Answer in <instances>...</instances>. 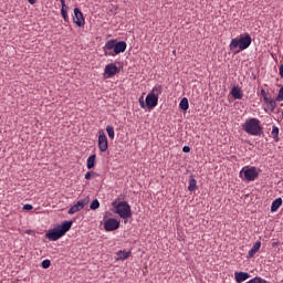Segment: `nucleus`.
<instances>
[{"instance_id": "1", "label": "nucleus", "mask_w": 283, "mask_h": 283, "mask_svg": "<svg viewBox=\"0 0 283 283\" xmlns=\"http://www.w3.org/2000/svg\"><path fill=\"white\" fill-rule=\"evenodd\" d=\"M73 227L72 220L62 222L57 228H53L45 233L49 241L56 242L63 238Z\"/></svg>"}, {"instance_id": "2", "label": "nucleus", "mask_w": 283, "mask_h": 283, "mask_svg": "<svg viewBox=\"0 0 283 283\" xmlns=\"http://www.w3.org/2000/svg\"><path fill=\"white\" fill-rule=\"evenodd\" d=\"M242 129L250 136L259 137L263 133V127L261 126V122L259 118L251 117L242 124Z\"/></svg>"}, {"instance_id": "3", "label": "nucleus", "mask_w": 283, "mask_h": 283, "mask_svg": "<svg viewBox=\"0 0 283 283\" xmlns=\"http://www.w3.org/2000/svg\"><path fill=\"white\" fill-rule=\"evenodd\" d=\"M252 43V39L250 36V34H245L244 36H240V39L234 38L231 40L229 49L230 51H234L239 48L240 51H245L249 49V46Z\"/></svg>"}, {"instance_id": "4", "label": "nucleus", "mask_w": 283, "mask_h": 283, "mask_svg": "<svg viewBox=\"0 0 283 283\" xmlns=\"http://www.w3.org/2000/svg\"><path fill=\"white\" fill-rule=\"evenodd\" d=\"M115 213L124 220L129 219L132 218V206L127 201H119L115 206Z\"/></svg>"}, {"instance_id": "5", "label": "nucleus", "mask_w": 283, "mask_h": 283, "mask_svg": "<svg viewBox=\"0 0 283 283\" xmlns=\"http://www.w3.org/2000/svg\"><path fill=\"white\" fill-rule=\"evenodd\" d=\"M97 147L99 153L104 154L109 149V142L107 140V135H105V130H98V138H97Z\"/></svg>"}, {"instance_id": "6", "label": "nucleus", "mask_w": 283, "mask_h": 283, "mask_svg": "<svg viewBox=\"0 0 283 283\" xmlns=\"http://www.w3.org/2000/svg\"><path fill=\"white\" fill-rule=\"evenodd\" d=\"M244 172V178L248 182L254 181L259 177V172L256 171V168L254 166L249 167L245 166L241 169L240 175Z\"/></svg>"}, {"instance_id": "7", "label": "nucleus", "mask_w": 283, "mask_h": 283, "mask_svg": "<svg viewBox=\"0 0 283 283\" xmlns=\"http://www.w3.org/2000/svg\"><path fill=\"white\" fill-rule=\"evenodd\" d=\"M120 228V221L116 218H108L104 221V229L106 232L116 231Z\"/></svg>"}, {"instance_id": "8", "label": "nucleus", "mask_w": 283, "mask_h": 283, "mask_svg": "<svg viewBox=\"0 0 283 283\" xmlns=\"http://www.w3.org/2000/svg\"><path fill=\"white\" fill-rule=\"evenodd\" d=\"M73 23H75V25H77V28H84V25L86 23L84 14L80 8L74 9Z\"/></svg>"}, {"instance_id": "9", "label": "nucleus", "mask_w": 283, "mask_h": 283, "mask_svg": "<svg viewBox=\"0 0 283 283\" xmlns=\"http://www.w3.org/2000/svg\"><path fill=\"white\" fill-rule=\"evenodd\" d=\"M87 206V200L86 199H80L74 203L69 210L67 213L70 216H73L80 211H82L85 207Z\"/></svg>"}, {"instance_id": "10", "label": "nucleus", "mask_w": 283, "mask_h": 283, "mask_svg": "<svg viewBox=\"0 0 283 283\" xmlns=\"http://www.w3.org/2000/svg\"><path fill=\"white\" fill-rule=\"evenodd\" d=\"M116 40H108L103 46L104 56L116 57L115 51Z\"/></svg>"}, {"instance_id": "11", "label": "nucleus", "mask_w": 283, "mask_h": 283, "mask_svg": "<svg viewBox=\"0 0 283 283\" xmlns=\"http://www.w3.org/2000/svg\"><path fill=\"white\" fill-rule=\"evenodd\" d=\"M118 73H120V70L118 69V66H116L115 63L107 64L104 69V76H106V78H112Z\"/></svg>"}, {"instance_id": "12", "label": "nucleus", "mask_w": 283, "mask_h": 283, "mask_svg": "<svg viewBox=\"0 0 283 283\" xmlns=\"http://www.w3.org/2000/svg\"><path fill=\"white\" fill-rule=\"evenodd\" d=\"M146 106L154 109L158 106V96L148 93L146 96Z\"/></svg>"}, {"instance_id": "13", "label": "nucleus", "mask_w": 283, "mask_h": 283, "mask_svg": "<svg viewBox=\"0 0 283 283\" xmlns=\"http://www.w3.org/2000/svg\"><path fill=\"white\" fill-rule=\"evenodd\" d=\"M125 51H127V42L125 41L115 42V50H114L115 56L119 55L120 53H125Z\"/></svg>"}, {"instance_id": "14", "label": "nucleus", "mask_w": 283, "mask_h": 283, "mask_svg": "<svg viewBox=\"0 0 283 283\" xmlns=\"http://www.w3.org/2000/svg\"><path fill=\"white\" fill-rule=\"evenodd\" d=\"M234 279H235L237 283H243L250 279V274L248 272H243V271H235Z\"/></svg>"}, {"instance_id": "15", "label": "nucleus", "mask_w": 283, "mask_h": 283, "mask_svg": "<svg viewBox=\"0 0 283 283\" xmlns=\"http://www.w3.org/2000/svg\"><path fill=\"white\" fill-rule=\"evenodd\" d=\"M132 255V250H119L116 252V260L117 261H125L127 259H129V256Z\"/></svg>"}, {"instance_id": "16", "label": "nucleus", "mask_w": 283, "mask_h": 283, "mask_svg": "<svg viewBox=\"0 0 283 283\" xmlns=\"http://www.w3.org/2000/svg\"><path fill=\"white\" fill-rule=\"evenodd\" d=\"M230 94L235 101H241L243 98V92L239 86H233Z\"/></svg>"}, {"instance_id": "17", "label": "nucleus", "mask_w": 283, "mask_h": 283, "mask_svg": "<svg viewBox=\"0 0 283 283\" xmlns=\"http://www.w3.org/2000/svg\"><path fill=\"white\" fill-rule=\"evenodd\" d=\"M263 101H264V103L269 106L270 112H271V113H274L275 109H276V98L274 99L273 97L268 96V97H265V99H263Z\"/></svg>"}, {"instance_id": "18", "label": "nucleus", "mask_w": 283, "mask_h": 283, "mask_svg": "<svg viewBox=\"0 0 283 283\" xmlns=\"http://www.w3.org/2000/svg\"><path fill=\"white\" fill-rule=\"evenodd\" d=\"M261 249V241L260 240H258L254 244H253V247H252V249L248 252V259H251V258H253L258 252H259V250Z\"/></svg>"}, {"instance_id": "19", "label": "nucleus", "mask_w": 283, "mask_h": 283, "mask_svg": "<svg viewBox=\"0 0 283 283\" xmlns=\"http://www.w3.org/2000/svg\"><path fill=\"white\" fill-rule=\"evenodd\" d=\"M86 167L88 170H92L94 167H96V154L88 156L86 159Z\"/></svg>"}, {"instance_id": "20", "label": "nucleus", "mask_w": 283, "mask_h": 283, "mask_svg": "<svg viewBox=\"0 0 283 283\" xmlns=\"http://www.w3.org/2000/svg\"><path fill=\"white\" fill-rule=\"evenodd\" d=\"M283 203V200L281 197L276 198L273 202H272V206H271V212L274 213L276 212L281 206Z\"/></svg>"}, {"instance_id": "21", "label": "nucleus", "mask_w": 283, "mask_h": 283, "mask_svg": "<svg viewBox=\"0 0 283 283\" xmlns=\"http://www.w3.org/2000/svg\"><path fill=\"white\" fill-rule=\"evenodd\" d=\"M161 93H163V86L159 85V84H156V85L153 87V90H151V92H150V95H153V96H155V97L158 98V96H160Z\"/></svg>"}, {"instance_id": "22", "label": "nucleus", "mask_w": 283, "mask_h": 283, "mask_svg": "<svg viewBox=\"0 0 283 283\" xmlns=\"http://www.w3.org/2000/svg\"><path fill=\"white\" fill-rule=\"evenodd\" d=\"M279 134H280L279 127L273 125L271 136L273 137L274 143H279L280 142Z\"/></svg>"}, {"instance_id": "23", "label": "nucleus", "mask_w": 283, "mask_h": 283, "mask_svg": "<svg viewBox=\"0 0 283 283\" xmlns=\"http://www.w3.org/2000/svg\"><path fill=\"white\" fill-rule=\"evenodd\" d=\"M179 108H180L182 112H187V111H188V108H189V102H188V98H187V97H184V98L180 101Z\"/></svg>"}, {"instance_id": "24", "label": "nucleus", "mask_w": 283, "mask_h": 283, "mask_svg": "<svg viewBox=\"0 0 283 283\" xmlns=\"http://www.w3.org/2000/svg\"><path fill=\"white\" fill-rule=\"evenodd\" d=\"M106 133H107V135H108V138H109L111 140H114V138L116 137V134H115V132H114V126L107 125V126H106Z\"/></svg>"}, {"instance_id": "25", "label": "nucleus", "mask_w": 283, "mask_h": 283, "mask_svg": "<svg viewBox=\"0 0 283 283\" xmlns=\"http://www.w3.org/2000/svg\"><path fill=\"white\" fill-rule=\"evenodd\" d=\"M188 190L190 192H193V191L197 190V180L193 177H191L190 180H189Z\"/></svg>"}, {"instance_id": "26", "label": "nucleus", "mask_w": 283, "mask_h": 283, "mask_svg": "<svg viewBox=\"0 0 283 283\" xmlns=\"http://www.w3.org/2000/svg\"><path fill=\"white\" fill-rule=\"evenodd\" d=\"M69 7L67 6H62L61 8V15L62 18L64 19V21H70V18H69Z\"/></svg>"}, {"instance_id": "27", "label": "nucleus", "mask_w": 283, "mask_h": 283, "mask_svg": "<svg viewBox=\"0 0 283 283\" xmlns=\"http://www.w3.org/2000/svg\"><path fill=\"white\" fill-rule=\"evenodd\" d=\"M101 208V202L98 201V199H94L91 205H90V209L91 210H96Z\"/></svg>"}, {"instance_id": "28", "label": "nucleus", "mask_w": 283, "mask_h": 283, "mask_svg": "<svg viewBox=\"0 0 283 283\" xmlns=\"http://www.w3.org/2000/svg\"><path fill=\"white\" fill-rule=\"evenodd\" d=\"M51 265H52V262H51L50 259H45V260H43V261L41 262V266H42V269H44V270L50 269Z\"/></svg>"}, {"instance_id": "29", "label": "nucleus", "mask_w": 283, "mask_h": 283, "mask_svg": "<svg viewBox=\"0 0 283 283\" xmlns=\"http://www.w3.org/2000/svg\"><path fill=\"white\" fill-rule=\"evenodd\" d=\"M263 279L261 276H254L253 279L247 281L245 283H262Z\"/></svg>"}, {"instance_id": "30", "label": "nucleus", "mask_w": 283, "mask_h": 283, "mask_svg": "<svg viewBox=\"0 0 283 283\" xmlns=\"http://www.w3.org/2000/svg\"><path fill=\"white\" fill-rule=\"evenodd\" d=\"M139 106L142 109L147 108V103L145 104V97L143 96L139 97Z\"/></svg>"}, {"instance_id": "31", "label": "nucleus", "mask_w": 283, "mask_h": 283, "mask_svg": "<svg viewBox=\"0 0 283 283\" xmlns=\"http://www.w3.org/2000/svg\"><path fill=\"white\" fill-rule=\"evenodd\" d=\"M276 102H283V86L279 91V95L276 96Z\"/></svg>"}, {"instance_id": "32", "label": "nucleus", "mask_w": 283, "mask_h": 283, "mask_svg": "<svg viewBox=\"0 0 283 283\" xmlns=\"http://www.w3.org/2000/svg\"><path fill=\"white\" fill-rule=\"evenodd\" d=\"M23 210H24V211H31V210H33V205H31V203H25V205H23Z\"/></svg>"}, {"instance_id": "33", "label": "nucleus", "mask_w": 283, "mask_h": 283, "mask_svg": "<svg viewBox=\"0 0 283 283\" xmlns=\"http://www.w3.org/2000/svg\"><path fill=\"white\" fill-rule=\"evenodd\" d=\"M261 96L263 97V101L269 97L264 88L261 90Z\"/></svg>"}, {"instance_id": "34", "label": "nucleus", "mask_w": 283, "mask_h": 283, "mask_svg": "<svg viewBox=\"0 0 283 283\" xmlns=\"http://www.w3.org/2000/svg\"><path fill=\"white\" fill-rule=\"evenodd\" d=\"M85 180H92V171L85 174Z\"/></svg>"}, {"instance_id": "35", "label": "nucleus", "mask_w": 283, "mask_h": 283, "mask_svg": "<svg viewBox=\"0 0 283 283\" xmlns=\"http://www.w3.org/2000/svg\"><path fill=\"white\" fill-rule=\"evenodd\" d=\"M96 177H101V174L96 171H91V178H96Z\"/></svg>"}, {"instance_id": "36", "label": "nucleus", "mask_w": 283, "mask_h": 283, "mask_svg": "<svg viewBox=\"0 0 283 283\" xmlns=\"http://www.w3.org/2000/svg\"><path fill=\"white\" fill-rule=\"evenodd\" d=\"M182 153L189 154L190 153V147L189 146H184Z\"/></svg>"}, {"instance_id": "37", "label": "nucleus", "mask_w": 283, "mask_h": 283, "mask_svg": "<svg viewBox=\"0 0 283 283\" xmlns=\"http://www.w3.org/2000/svg\"><path fill=\"white\" fill-rule=\"evenodd\" d=\"M279 73L281 78H283V64L280 65Z\"/></svg>"}, {"instance_id": "38", "label": "nucleus", "mask_w": 283, "mask_h": 283, "mask_svg": "<svg viewBox=\"0 0 283 283\" xmlns=\"http://www.w3.org/2000/svg\"><path fill=\"white\" fill-rule=\"evenodd\" d=\"M61 6H63V8H66V0H60Z\"/></svg>"}, {"instance_id": "39", "label": "nucleus", "mask_w": 283, "mask_h": 283, "mask_svg": "<svg viewBox=\"0 0 283 283\" xmlns=\"http://www.w3.org/2000/svg\"><path fill=\"white\" fill-rule=\"evenodd\" d=\"M31 6H34L36 3V0H28Z\"/></svg>"}, {"instance_id": "40", "label": "nucleus", "mask_w": 283, "mask_h": 283, "mask_svg": "<svg viewBox=\"0 0 283 283\" xmlns=\"http://www.w3.org/2000/svg\"><path fill=\"white\" fill-rule=\"evenodd\" d=\"M262 281H263L262 283H270L269 281H266V280H264V279H262Z\"/></svg>"}, {"instance_id": "41", "label": "nucleus", "mask_w": 283, "mask_h": 283, "mask_svg": "<svg viewBox=\"0 0 283 283\" xmlns=\"http://www.w3.org/2000/svg\"><path fill=\"white\" fill-rule=\"evenodd\" d=\"M282 118H283V111H282Z\"/></svg>"}]
</instances>
